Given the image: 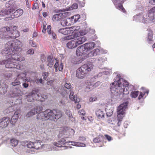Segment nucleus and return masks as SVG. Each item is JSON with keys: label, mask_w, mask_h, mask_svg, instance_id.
<instances>
[{"label": "nucleus", "mask_w": 155, "mask_h": 155, "mask_svg": "<svg viewBox=\"0 0 155 155\" xmlns=\"http://www.w3.org/2000/svg\"><path fill=\"white\" fill-rule=\"evenodd\" d=\"M8 87V86L5 84L4 87H0V94H3L6 93L7 91V88Z\"/></svg>", "instance_id": "obj_32"}, {"label": "nucleus", "mask_w": 155, "mask_h": 155, "mask_svg": "<svg viewBox=\"0 0 155 155\" xmlns=\"http://www.w3.org/2000/svg\"><path fill=\"white\" fill-rule=\"evenodd\" d=\"M35 114V112L34 111V110H33L29 112H28L26 115V117H29L34 115Z\"/></svg>", "instance_id": "obj_38"}, {"label": "nucleus", "mask_w": 155, "mask_h": 155, "mask_svg": "<svg viewBox=\"0 0 155 155\" xmlns=\"http://www.w3.org/2000/svg\"><path fill=\"white\" fill-rule=\"evenodd\" d=\"M117 8L123 12L125 13L126 12V10L122 5H119L117 7Z\"/></svg>", "instance_id": "obj_43"}, {"label": "nucleus", "mask_w": 155, "mask_h": 155, "mask_svg": "<svg viewBox=\"0 0 155 155\" xmlns=\"http://www.w3.org/2000/svg\"><path fill=\"white\" fill-rule=\"evenodd\" d=\"M97 98L96 97H91L89 99V101L90 102H93L97 100Z\"/></svg>", "instance_id": "obj_47"}, {"label": "nucleus", "mask_w": 155, "mask_h": 155, "mask_svg": "<svg viewBox=\"0 0 155 155\" xmlns=\"http://www.w3.org/2000/svg\"><path fill=\"white\" fill-rule=\"evenodd\" d=\"M66 14V13H64L55 14L52 16V19L54 21H62L65 18V15Z\"/></svg>", "instance_id": "obj_14"}, {"label": "nucleus", "mask_w": 155, "mask_h": 155, "mask_svg": "<svg viewBox=\"0 0 155 155\" xmlns=\"http://www.w3.org/2000/svg\"><path fill=\"white\" fill-rule=\"evenodd\" d=\"M124 81L125 80L123 78H120L119 80L114 81L110 85L111 90L115 91L119 95L128 94V83L127 82L124 83Z\"/></svg>", "instance_id": "obj_3"}, {"label": "nucleus", "mask_w": 155, "mask_h": 155, "mask_svg": "<svg viewBox=\"0 0 155 155\" xmlns=\"http://www.w3.org/2000/svg\"><path fill=\"white\" fill-rule=\"evenodd\" d=\"M15 3L13 0H10L7 2L5 4L6 7L12 12L15 10Z\"/></svg>", "instance_id": "obj_15"}, {"label": "nucleus", "mask_w": 155, "mask_h": 155, "mask_svg": "<svg viewBox=\"0 0 155 155\" xmlns=\"http://www.w3.org/2000/svg\"><path fill=\"white\" fill-rule=\"evenodd\" d=\"M128 104V102H124L118 107L117 109V120H122L125 114V110L127 108Z\"/></svg>", "instance_id": "obj_8"}, {"label": "nucleus", "mask_w": 155, "mask_h": 155, "mask_svg": "<svg viewBox=\"0 0 155 155\" xmlns=\"http://www.w3.org/2000/svg\"><path fill=\"white\" fill-rule=\"evenodd\" d=\"M10 118L6 117L0 119V128L2 129L7 127L9 124Z\"/></svg>", "instance_id": "obj_13"}, {"label": "nucleus", "mask_w": 155, "mask_h": 155, "mask_svg": "<svg viewBox=\"0 0 155 155\" xmlns=\"http://www.w3.org/2000/svg\"><path fill=\"white\" fill-rule=\"evenodd\" d=\"M23 86L25 88H27L28 86V84L24 83L23 84Z\"/></svg>", "instance_id": "obj_63"}, {"label": "nucleus", "mask_w": 155, "mask_h": 155, "mask_svg": "<svg viewBox=\"0 0 155 155\" xmlns=\"http://www.w3.org/2000/svg\"><path fill=\"white\" fill-rule=\"evenodd\" d=\"M41 141L40 140H36L34 142V148L38 150L41 147Z\"/></svg>", "instance_id": "obj_27"}, {"label": "nucleus", "mask_w": 155, "mask_h": 155, "mask_svg": "<svg viewBox=\"0 0 155 155\" xmlns=\"http://www.w3.org/2000/svg\"><path fill=\"white\" fill-rule=\"evenodd\" d=\"M30 44L33 47H37V45L35 42H34L32 40H30L29 41Z\"/></svg>", "instance_id": "obj_45"}, {"label": "nucleus", "mask_w": 155, "mask_h": 155, "mask_svg": "<svg viewBox=\"0 0 155 155\" xmlns=\"http://www.w3.org/2000/svg\"><path fill=\"white\" fill-rule=\"evenodd\" d=\"M39 90L38 89L33 90L32 92L28 95H26V99L28 101L31 102L34 100L33 97H35V94L38 93Z\"/></svg>", "instance_id": "obj_16"}, {"label": "nucleus", "mask_w": 155, "mask_h": 155, "mask_svg": "<svg viewBox=\"0 0 155 155\" xmlns=\"http://www.w3.org/2000/svg\"><path fill=\"white\" fill-rule=\"evenodd\" d=\"M95 79L94 78H89L85 82L84 86L85 87V91L86 92H89L93 89Z\"/></svg>", "instance_id": "obj_11"}, {"label": "nucleus", "mask_w": 155, "mask_h": 155, "mask_svg": "<svg viewBox=\"0 0 155 155\" xmlns=\"http://www.w3.org/2000/svg\"><path fill=\"white\" fill-rule=\"evenodd\" d=\"M80 18V16L79 15H77L73 16H72L71 18H69V19L72 21V22L74 23L76 22Z\"/></svg>", "instance_id": "obj_30"}, {"label": "nucleus", "mask_w": 155, "mask_h": 155, "mask_svg": "<svg viewBox=\"0 0 155 155\" xmlns=\"http://www.w3.org/2000/svg\"><path fill=\"white\" fill-rule=\"evenodd\" d=\"M61 24L62 26H68L69 24L68 23L67 21L65 20V18H64V19H63L62 21V22H61Z\"/></svg>", "instance_id": "obj_41"}, {"label": "nucleus", "mask_w": 155, "mask_h": 155, "mask_svg": "<svg viewBox=\"0 0 155 155\" xmlns=\"http://www.w3.org/2000/svg\"><path fill=\"white\" fill-rule=\"evenodd\" d=\"M35 94V100L40 101H44L45 99L47 98L48 96L47 95H42L41 94Z\"/></svg>", "instance_id": "obj_20"}, {"label": "nucleus", "mask_w": 155, "mask_h": 155, "mask_svg": "<svg viewBox=\"0 0 155 155\" xmlns=\"http://www.w3.org/2000/svg\"><path fill=\"white\" fill-rule=\"evenodd\" d=\"M70 143H71V145L76 146L84 147L85 146V144L84 143L66 141V140L64 139H62L61 140L59 141L58 143L54 142V144L56 147H61L63 145Z\"/></svg>", "instance_id": "obj_9"}, {"label": "nucleus", "mask_w": 155, "mask_h": 155, "mask_svg": "<svg viewBox=\"0 0 155 155\" xmlns=\"http://www.w3.org/2000/svg\"><path fill=\"white\" fill-rule=\"evenodd\" d=\"M96 114L97 117L99 118L104 117V111L100 109L96 111Z\"/></svg>", "instance_id": "obj_28"}, {"label": "nucleus", "mask_w": 155, "mask_h": 155, "mask_svg": "<svg viewBox=\"0 0 155 155\" xmlns=\"http://www.w3.org/2000/svg\"><path fill=\"white\" fill-rule=\"evenodd\" d=\"M105 138L103 135H99L97 137L94 138L93 140V142L95 143H98L100 142L104 141Z\"/></svg>", "instance_id": "obj_24"}, {"label": "nucleus", "mask_w": 155, "mask_h": 155, "mask_svg": "<svg viewBox=\"0 0 155 155\" xmlns=\"http://www.w3.org/2000/svg\"><path fill=\"white\" fill-rule=\"evenodd\" d=\"M20 84V81L16 78L14 82L12 83V84L13 86L19 85Z\"/></svg>", "instance_id": "obj_40"}, {"label": "nucleus", "mask_w": 155, "mask_h": 155, "mask_svg": "<svg viewBox=\"0 0 155 155\" xmlns=\"http://www.w3.org/2000/svg\"><path fill=\"white\" fill-rule=\"evenodd\" d=\"M79 140H80L84 141L86 140V138L84 137H80L79 138Z\"/></svg>", "instance_id": "obj_60"}, {"label": "nucleus", "mask_w": 155, "mask_h": 155, "mask_svg": "<svg viewBox=\"0 0 155 155\" xmlns=\"http://www.w3.org/2000/svg\"><path fill=\"white\" fill-rule=\"evenodd\" d=\"M48 74H49L48 72H44L42 74V75L44 77V79L45 80L46 79V78L48 76Z\"/></svg>", "instance_id": "obj_53"}, {"label": "nucleus", "mask_w": 155, "mask_h": 155, "mask_svg": "<svg viewBox=\"0 0 155 155\" xmlns=\"http://www.w3.org/2000/svg\"><path fill=\"white\" fill-rule=\"evenodd\" d=\"M12 13V12L8 9H2L0 12V16L1 17H3L6 15H8Z\"/></svg>", "instance_id": "obj_26"}, {"label": "nucleus", "mask_w": 155, "mask_h": 155, "mask_svg": "<svg viewBox=\"0 0 155 155\" xmlns=\"http://www.w3.org/2000/svg\"><path fill=\"white\" fill-rule=\"evenodd\" d=\"M78 113L79 115L84 116L85 115V112L84 110H79L78 112Z\"/></svg>", "instance_id": "obj_50"}, {"label": "nucleus", "mask_w": 155, "mask_h": 155, "mask_svg": "<svg viewBox=\"0 0 155 155\" xmlns=\"http://www.w3.org/2000/svg\"><path fill=\"white\" fill-rule=\"evenodd\" d=\"M86 52L82 45L78 48L77 49L76 51V54L77 56H81L85 54Z\"/></svg>", "instance_id": "obj_21"}, {"label": "nucleus", "mask_w": 155, "mask_h": 155, "mask_svg": "<svg viewBox=\"0 0 155 155\" xmlns=\"http://www.w3.org/2000/svg\"><path fill=\"white\" fill-rule=\"evenodd\" d=\"M25 75L24 74H21L18 75L17 79H18L19 80L20 79H23V81H27V80L24 78L25 77Z\"/></svg>", "instance_id": "obj_36"}, {"label": "nucleus", "mask_w": 155, "mask_h": 155, "mask_svg": "<svg viewBox=\"0 0 155 155\" xmlns=\"http://www.w3.org/2000/svg\"><path fill=\"white\" fill-rule=\"evenodd\" d=\"M72 28L74 31V32L72 33V34L65 37L64 38L65 40L71 39L76 37L77 38L81 35H84L83 33L81 32V31H79V30L80 29V26H74Z\"/></svg>", "instance_id": "obj_10"}, {"label": "nucleus", "mask_w": 155, "mask_h": 155, "mask_svg": "<svg viewBox=\"0 0 155 155\" xmlns=\"http://www.w3.org/2000/svg\"><path fill=\"white\" fill-rule=\"evenodd\" d=\"M17 92L15 93H14V94H15V95L16 96H19L21 95V91L17 89Z\"/></svg>", "instance_id": "obj_48"}, {"label": "nucleus", "mask_w": 155, "mask_h": 155, "mask_svg": "<svg viewBox=\"0 0 155 155\" xmlns=\"http://www.w3.org/2000/svg\"><path fill=\"white\" fill-rule=\"evenodd\" d=\"M54 80H50L48 81L47 82V84L48 85H51L53 83Z\"/></svg>", "instance_id": "obj_61"}, {"label": "nucleus", "mask_w": 155, "mask_h": 155, "mask_svg": "<svg viewBox=\"0 0 155 155\" xmlns=\"http://www.w3.org/2000/svg\"><path fill=\"white\" fill-rule=\"evenodd\" d=\"M139 91H133L130 93V96L132 98H135L138 95Z\"/></svg>", "instance_id": "obj_35"}, {"label": "nucleus", "mask_w": 155, "mask_h": 155, "mask_svg": "<svg viewBox=\"0 0 155 155\" xmlns=\"http://www.w3.org/2000/svg\"><path fill=\"white\" fill-rule=\"evenodd\" d=\"M22 145L29 148H34V142L25 141L21 143Z\"/></svg>", "instance_id": "obj_23"}, {"label": "nucleus", "mask_w": 155, "mask_h": 155, "mask_svg": "<svg viewBox=\"0 0 155 155\" xmlns=\"http://www.w3.org/2000/svg\"><path fill=\"white\" fill-rule=\"evenodd\" d=\"M51 26L50 25H48L47 26V31L48 34L50 35L51 33Z\"/></svg>", "instance_id": "obj_46"}, {"label": "nucleus", "mask_w": 155, "mask_h": 155, "mask_svg": "<svg viewBox=\"0 0 155 155\" xmlns=\"http://www.w3.org/2000/svg\"><path fill=\"white\" fill-rule=\"evenodd\" d=\"M64 87L68 89H71L72 86L71 84L70 83H66L64 85Z\"/></svg>", "instance_id": "obj_44"}, {"label": "nucleus", "mask_w": 155, "mask_h": 155, "mask_svg": "<svg viewBox=\"0 0 155 155\" xmlns=\"http://www.w3.org/2000/svg\"><path fill=\"white\" fill-rule=\"evenodd\" d=\"M71 7L73 9H76L78 7V4L76 3H74L72 5Z\"/></svg>", "instance_id": "obj_57"}, {"label": "nucleus", "mask_w": 155, "mask_h": 155, "mask_svg": "<svg viewBox=\"0 0 155 155\" xmlns=\"http://www.w3.org/2000/svg\"><path fill=\"white\" fill-rule=\"evenodd\" d=\"M21 43L18 39L14 41L11 40L8 42L5 45V49H10L13 52L14 51L20 52L22 49Z\"/></svg>", "instance_id": "obj_6"}, {"label": "nucleus", "mask_w": 155, "mask_h": 155, "mask_svg": "<svg viewBox=\"0 0 155 155\" xmlns=\"http://www.w3.org/2000/svg\"><path fill=\"white\" fill-rule=\"evenodd\" d=\"M144 95V94H143L141 92H140L139 94V95L138 97L139 100H140V99H141L143 97Z\"/></svg>", "instance_id": "obj_59"}, {"label": "nucleus", "mask_w": 155, "mask_h": 155, "mask_svg": "<svg viewBox=\"0 0 155 155\" xmlns=\"http://www.w3.org/2000/svg\"><path fill=\"white\" fill-rule=\"evenodd\" d=\"M11 145L13 147H15L18 143V140L15 139H12L10 140Z\"/></svg>", "instance_id": "obj_34"}, {"label": "nucleus", "mask_w": 155, "mask_h": 155, "mask_svg": "<svg viewBox=\"0 0 155 155\" xmlns=\"http://www.w3.org/2000/svg\"><path fill=\"white\" fill-rule=\"evenodd\" d=\"M63 63H61L58 67V70L60 71H62L63 69Z\"/></svg>", "instance_id": "obj_54"}, {"label": "nucleus", "mask_w": 155, "mask_h": 155, "mask_svg": "<svg viewBox=\"0 0 155 155\" xmlns=\"http://www.w3.org/2000/svg\"><path fill=\"white\" fill-rule=\"evenodd\" d=\"M105 136L107 140L108 141H110L112 140V137L110 136L107 134H106L105 135Z\"/></svg>", "instance_id": "obj_52"}, {"label": "nucleus", "mask_w": 155, "mask_h": 155, "mask_svg": "<svg viewBox=\"0 0 155 155\" xmlns=\"http://www.w3.org/2000/svg\"><path fill=\"white\" fill-rule=\"evenodd\" d=\"M148 16L151 20H155V6L149 10Z\"/></svg>", "instance_id": "obj_18"}, {"label": "nucleus", "mask_w": 155, "mask_h": 155, "mask_svg": "<svg viewBox=\"0 0 155 155\" xmlns=\"http://www.w3.org/2000/svg\"><path fill=\"white\" fill-rule=\"evenodd\" d=\"M113 113V111L112 109H109L106 110V114L107 116L110 117Z\"/></svg>", "instance_id": "obj_39"}, {"label": "nucleus", "mask_w": 155, "mask_h": 155, "mask_svg": "<svg viewBox=\"0 0 155 155\" xmlns=\"http://www.w3.org/2000/svg\"><path fill=\"white\" fill-rule=\"evenodd\" d=\"M83 61L82 58L74 57L71 58V62L73 64H78L81 63Z\"/></svg>", "instance_id": "obj_19"}, {"label": "nucleus", "mask_w": 155, "mask_h": 155, "mask_svg": "<svg viewBox=\"0 0 155 155\" xmlns=\"http://www.w3.org/2000/svg\"><path fill=\"white\" fill-rule=\"evenodd\" d=\"M147 40L149 41V43H152L153 42V37L152 35H148Z\"/></svg>", "instance_id": "obj_42"}, {"label": "nucleus", "mask_w": 155, "mask_h": 155, "mask_svg": "<svg viewBox=\"0 0 155 155\" xmlns=\"http://www.w3.org/2000/svg\"><path fill=\"white\" fill-rule=\"evenodd\" d=\"M23 13V10L21 8H19L16 10L13 13H12L10 17L5 18L6 20L8 19V20H10L15 18H18L22 15Z\"/></svg>", "instance_id": "obj_12"}, {"label": "nucleus", "mask_w": 155, "mask_h": 155, "mask_svg": "<svg viewBox=\"0 0 155 155\" xmlns=\"http://www.w3.org/2000/svg\"><path fill=\"white\" fill-rule=\"evenodd\" d=\"M69 98L70 100L74 101L75 103H78L80 101V99L77 97V96L74 95V92L72 90H70Z\"/></svg>", "instance_id": "obj_17"}, {"label": "nucleus", "mask_w": 155, "mask_h": 155, "mask_svg": "<svg viewBox=\"0 0 155 155\" xmlns=\"http://www.w3.org/2000/svg\"><path fill=\"white\" fill-rule=\"evenodd\" d=\"M17 27L15 26H6L1 28L0 31L4 32V34H0V37L4 39H15L20 35V33L17 30Z\"/></svg>", "instance_id": "obj_4"}, {"label": "nucleus", "mask_w": 155, "mask_h": 155, "mask_svg": "<svg viewBox=\"0 0 155 155\" xmlns=\"http://www.w3.org/2000/svg\"><path fill=\"white\" fill-rule=\"evenodd\" d=\"M62 116V112L57 109H47L44 112H41L37 115V120L45 121L48 120L55 121Z\"/></svg>", "instance_id": "obj_2"}, {"label": "nucleus", "mask_w": 155, "mask_h": 155, "mask_svg": "<svg viewBox=\"0 0 155 155\" xmlns=\"http://www.w3.org/2000/svg\"><path fill=\"white\" fill-rule=\"evenodd\" d=\"M12 76V74L11 73H9L8 74H7L6 75V77L8 78H10Z\"/></svg>", "instance_id": "obj_64"}, {"label": "nucleus", "mask_w": 155, "mask_h": 155, "mask_svg": "<svg viewBox=\"0 0 155 155\" xmlns=\"http://www.w3.org/2000/svg\"><path fill=\"white\" fill-rule=\"evenodd\" d=\"M86 40L85 37H81L69 41L67 43V46L69 48L72 49L75 48L78 46L83 43Z\"/></svg>", "instance_id": "obj_7"}, {"label": "nucleus", "mask_w": 155, "mask_h": 155, "mask_svg": "<svg viewBox=\"0 0 155 155\" xmlns=\"http://www.w3.org/2000/svg\"><path fill=\"white\" fill-rule=\"evenodd\" d=\"M149 3L152 5H155V0H150Z\"/></svg>", "instance_id": "obj_62"}, {"label": "nucleus", "mask_w": 155, "mask_h": 155, "mask_svg": "<svg viewBox=\"0 0 155 155\" xmlns=\"http://www.w3.org/2000/svg\"><path fill=\"white\" fill-rule=\"evenodd\" d=\"M59 66L58 60L57 59H56V63L54 65V68H58Z\"/></svg>", "instance_id": "obj_55"}, {"label": "nucleus", "mask_w": 155, "mask_h": 155, "mask_svg": "<svg viewBox=\"0 0 155 155\" xmlns=\"http://www.w3.org/2000/svg\"><path fill=\"white\" fill-rule=\"evenodd\" d=\"M100 53V50L98 49H96L91 51L89 54L90 56H95Z\"/></svg>", "instance_id": "obj_29"}, {"label": "nucleus", "mask_w": 155, "mask_h": 155, "mask_svg": "<svg viewBox=\"0 0 155 155\" xmlns=\"http://www.w3.org/2000/svg\"><path fill=\"white\" fill-rule=\"evenodd\" d=\"M43 108L42 106L37 107L34 110V111L35 112V114L38 113L39 112L42 110Z\"/></svg>", "instance_id": "obj_37"}, {"label": "nucleus", "mask_w": 155, "mask_h": 155, "mask_svg": "<svg viewBox=\"0 0 155 155\" xmlns=\"http://www.w3.org/2000/svg\"><path fill=\"white\" fill-rule=\"evenodd\" d=\"M47 62L48 63L47 66L50 68L52 66L54 63V60L51 56H49L48 57Z\"/></svg>", "instance_id": "obj_25"}, {"label": "nucleus", "mask_w": 155, "mask_h": 155, "mask_svg": "<svg viewBox=\"0 0 155 155\" xmlns=\"http://www.w3.org/2000/svg\"><path fill=\"white\" fill-rule=\"evenodd\" d=\"M58 31L59 33H61L64 35H66L69 33L70 31L68 28H64L60 29Z\"/></svg>", "instance_id": "obj_31"}, {"label": "nucleus", "mask_w": 155, "mask_h": 155, "mask_svg": "<svg viewBox=\"0 0 155 155\" xmlns=\"http://www.w3.org/2000/svg\"><path fill=\"white\" fill-rule=\"evenodd\" d=\"M20 111V109L19 110H17L15 112L13 116H17L18 117L19 116L18 114L19 113V112Z\"/></svg>", "instance_id": "obj_56"}, {"label": "nucleus", "mask_w": 155, "mask_h": 155, "mask_svg": "<svg viewBox=\"0 0 155 155\" xmlns=\"http://www.w3.org/2000/svg\"><path fill=\"white\" fill-rule=\"evenodd\" d=\"M18 117L15 116H13L11 119H10V123L12 125H15L18 120Z\"/></svg>", "instance_id": "obj_33"}, {"label": "nucleus", "mask_w": 155, "mask_h": 155, "mask_svg": "<svg viewBox=\"0 0 155 155\" xmlns=\"http://www.w3.org/2000/svg\"><path fill=\"white\" fill-rule=\"evenodd\" d=\"M4 51H5V53L9 58L7 60H4L0 62V65L5 64V67L7 68H15L18 69H21V65L17 63L12 61L11 58L12 59L21 61L24 60V58L18 55V51H14L12 52L10 49H5Z\"/></svg>", "instance_id": "obj_1"}, {"label": "nucleus", "mask_w": 155, "mask_h": 155, "mask_svg": "<svg viewBox=\"0 0 155 155\" xmlns=\"http://www.w3.org/2000/svg\"><path fill=\"white\" fill-rule=\"evenodd\" d=\"M93 68V64L87 63L82 65L76 71V76L78 78L83 79L91 72Z\"/></svg>", "instance_id": "obj_5"}, {"label": "nucleus", "mask_w": 155, "mask_h": 155, "mask_svg": "<svg viewBox=\"0 0 155 155\" xmlns=\"http://www.w3.org/2000/svg\"><path fill=\"white\" fill-rule=\"evenodd\" d=\"M66 113L70 118H73L71 113L70 111L67 110Z\"/></svg>", "instance_id": "obj_49"}, {"label": "nucleus", "mask_w": 155, "mask_h": 155, "mask_svg": "<svg viewBox=\"0 0 155 155\" xmlns=\"http://www.w3.org/2000/svg\"><path fill=\"white\" fill-rule=\"evenodd\" d=\"M86 52L87 51L92 49L94 47V44L93 43H89L82 45Z\"/></svg>", "instance_id": "obj_22"}, {"label": "nucleus", "mask_w": 155, "mask_h": 155, "mask_svg": "<svg viewBox=\"0 0 155 155\" xmlns=\"http://www.w3.org/2000/svg\"><path fill=\"white\" fill-rule=\"evenodd\" d=\"M35 82L37 84H38L39 83L41 84L42 82V80L41 78H40L39 79H37L35 80Z\"/></svg>", "instance_id": "obj_58"}, {"label": "nucleus", "mask_w": 155, "mask_h": 155, "mask_svg": "<svg viewBox=\"0 0 155 155\" xmlns=\"http://www.w3.org/2000/svg\"><path fill=\"white\" fill-rule=\"evenodd\" d=\"M34 51L33 49H30L27 52L28 54H32L34 53Z\"/></svg>", "instance_id": "obj_51"}]
</instances>
